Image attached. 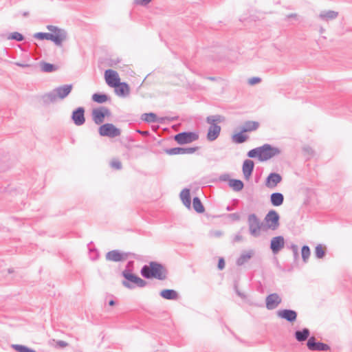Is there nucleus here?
Wrapping results in <instances>:
<instances>
[{
    "mask_svg": "<svg viewBox=\"0 0 352 352\" xmlns=\"http://www.w3.org/2000/svg\"><path fill=\"white\" fill-rule=\"evenodd\" d=\"M132 264L133 261H129L126 265V270H124L122 273V276L126 279V280L122 281V285L128 289L134 288V285H131V283H134L139 287H145L147 283L144 280L130 272L129 268Z\"/></svg>",
    "mask_w": 352,
    "mask_h": 352,
    "instance_id": "2",
    "label": "nucleus"
},
{
    "mask_svg": "<svg viewBox=\"0 0 352 352\" xmlns=\"http://www.w3.org/2000/svg\"><path fill=\"white\" fill-rule=\"evenodd\" d=\"M109 305L112 306L115 304V302H114V300H111L109 301Z\"/></svg>",
    "mask_w": 352,
    "mask_h": 352,
    "instance_id": "53",
    "label": "nucleus"
},
{
    "mask_svg": "<svg viewBox=\"0 0 352 352\" xmlns=\"http://www.w3.org/2000/svg\"><path fill=\"white\" fill-rule=\"evenodd\" d=\"M167 274L166 269L162 264L155 261L150 262L141 269V274L146 278H154L163 280L166 278Z\"/></svg>",
    "mask_w": 352,
    "mask_h": 352,
    "instance_id": "1",
    "label": "nucleus"
},
{
    "mask_svg": "<svg viewBox=\"0 0 352 352\" xmlns=\"http://www.w3.org/2000/svg\"><path fill=\"white\" fill-rule=\"evenodd\" d=\"M254 255V251L253 250L243 252L236 261V265L239 266L244 265L248 263Z\"/></svg>",
    "mask_w": 352,
    "mask_h": 352,
    "instance_id": "20",
    "label": "nucleus"
},
{
    "mask_svg": "<svg viewBox=\"0 0 352 352\" xmlns=\"http://www.w3.org/2000/svg\"><path fill=\"white\" fill-rule=\"evenodd\" d=\"M34 37L36 38H38V39H40V40H50V32L49 31V32H46V33H43V32H39V33H36L35 35H34Z\"/></svg>",
    "mask_w": 352,
    "mask_h": 352,
    "instance_id": "38",
    "label": "nucleus"
},
{
    "mask_svg": "<svg viewBox=\"0 0 352 352\" xmlns=\"http://www.w3.org/2000/svg\"><path fill=\"white\" fill-rule=\"evenodd\" d=\"M248 156L251 158L258 157L259 159V147L250 150L248 153Z\"/></svg>",
    "mask_w": 352,
    "mask_h": 352,
    "instance_id": "40",
    "label": "nucleus"
},
{
    "mask_svg": "<svg viewBox=\"0 0 352 352\" xmlns=\"http://www.w3.org/2000/svg\"><path fill=\"white\" fill-rule=\"evenodd\" d=\"M225 267V262H224V260L223 258H221L219 260V263H218V268L219 270H223Z\"/></svg>",
    "mask_w": 352,
    "mask_h": 352,
    "instance_id": "44",
    "label": "nucleus"
},
{
    "mask_svg": "<svg viewBox=\"0 0 352 352\" xmlns=\"http://www.w3.org/2000/svg\"><path fill=\"white\" fill-rule=\"evenodd\" d=\"M56 344L58 346L61 347V348H64V347H65V346H67L68 345V344L66 342L63 341V340H58L56 342Z\"/></svg>",
    "mask_w": 352,
    "mask_h": 352,
    "instance_id": "46",
    "label": "nucleus"
},
{
    "mask_svg": "<svg viewBox=\"0 0 352 352\" xmlns=\"http://www.w3.org/2000/svg\"><path fill=\"white\" fill-rule=\"evenodd\" d=\"M108 96L104 94H95L92 96V100L98 103H104L108 100Z\"/></svg>",
    "mask_w": 352,
    "mask_h": 352,
    "instance_id": "34",
    "label": "nucleus"
},
{
    "mask_svg": "<svg viewBox=\"0 0 352 352\" xmlns=\"http://www.w3.org/2000/svg\"><path fill=\"white\" fill-rule=\"evenodd\" d=\"M192 206L194 210L199 213L204 212V207L199 197H196L193 198Z\"/></svg>",
    "mask_w": 352,
    "mask_h": 352,
    "instance_id": "33",
    "label": "nucleus"
},
{
    "mask_svg": "<svg viewBox=\"0 0 352 352\" xmlns=\"http://www.w3.org/2000/svg\"><path fill=\"white\" fill-rule=\"evenodd\" d=\"M270 201L273 206H279L283 204L284 197L280 192H274L270 196Z\"/></svg>",
    "mask_w": 352,
    "mask_h": 352,
    "instance_id": "26",
    "label": "nucleus"
},
{
    "mask_svg": "<svg viewBox=\"0 0 352 352\" xmlns=\"http://www.w3.org/2000/svg\"><path fill=\"white\" fill-rule=\"evenodd\" d=\"M111 166L116 169H120L122 168V164L118 160L113 161L111 162Z\"/></svg>",
    "mask_w": 352,
    "mask_h": 352,
    "instance_id": "41",
    "label": "nucleus"
},
{
    "mask_svg": "<svg viewBox=\"0 0 352 352\" xmlns=\"http://www.w3.org/2000/svg\"><path fill=\"white\" fill-rule=\"evenodd\" d=\"M93 112V120L97 124H100L103 122L104 117L109 116V111H92Z\"/></svg>",
    "mask_w": 352,
    "mask_h": 352,
    "instance_id": "29",
    "label": "nucleus"
},
{
    "mask_svg": "<svg viewBox=\"0 0 352 352\" xmlns=\"http://www.w3.org/2000/svg\"><path fill=\"white\" fill-rule=\"evenodd\" d=\"M231 216H232L233 218H234L235 219H239V215H238L237 214H236V213H233V214H231Z\"/></svg>",
    "mask_w": 352,
    "mask_h": 352,
    "instance_id": "52",
    "label": "nucleus"
},
{
    "mask_svg": "<svg viewBox=\"0 0 352 352\" xmlns=\"http://www.w3.org/2000/svg\"><path fill=\"white\" fill-rule=\"evenodd\" d=\"M221 128L218 124H210L207 133V140L212 142L218 138L220 135Z\"/></svg>",
    "mask_w": 352,
    "mask_h": 352,
    "instance_id": "16",
    "label": "nucleus"
},
{
    "mask_svg": "<svg viewBox=\"0 0 352 352\" xmlns=\"http://www.w3.org/2000/svg\"><path fill=\"white\" fill-rule=\"evenodd\" d=\"M47 28L50 32V41L56 45H60L65 40L66 33L63 30L53 25H48Z\"/></svg>",
    "mask_w": 352,
    "mask_h": 352,
    "instance_id": "6",
    "label": "nucleus"
},
{
    "mask_svg": "<svg viewBox=\"0 0 352 352\" xmlns=\"http://www.w3.org/2000/svg\"><path fill=\"white\" fill-rule=\"evenodd\" d=\"M105 258L107 261L118 262L127 258L126 254H123L118 250H111L106 254Z\"/></svg>",
    "mask_w": 352,
    "mask_h": 352,
    "instance_id": "17",
    "label": "nucleus"
},
{
    "mask_svg": "<svg viewBox=\"0 0 352 352\" xmlns=\"http://www.w3.org/2000/svg\"><path fill=\"white\" fill-rule=\"evenodd\" d=\"M238 295L240 296H241L240 292H238Z\"/></svg>",
    "mask_w": 352,
    "mask_h": 352,
    "instance_id": "54",
    "label": "nucleus"
},
{
    "mask_svg": "<svg viewBox=\"0 0 352 352\" xmlns=\"http://www.w3.org/2000/svg\"><path fill=\"white\" fill-rule=\"evenodd\" d=\"M261 81V79L258 77H254L252 78H250L248 80L249 84L254 85L256 83H258Z\"/></svg>",
    "mask_w": 352,
    "mask_h": 352,
    "instance_id": "43",
    "label": "nucleus"
},
{
    "mask_svg": "<svg viewBox=\"0 0 352 352\" xmlns=\"http://www.w3.org/2000/svg\"><path fill=\"white\" fill-rule=\"evenodd\" d=\"M260 126V123L256 121H245L243 122L241 129L242 132L248 133L256 131Z\"/></svg>",
    "mask_w": 352,
    "mask_h": 352,
    "instance_id": "22",
    "label": "nucleus"
},
{
    "mask_svg": "<svg viewBox=\"0 0 352 352\" xmlns=\"http://www.w3.org/2000/svg\"><path fill=\"white\" fill-rule=\"evenodd\" d=\"M98 132L101 136L108 137L110 138L118 137L121 134L120 129L110 123L101 125L99 127Z\"/></svg>",
    "mask_w": 352,
    "mask_h": 352,
    "instance_id": "5",
    "label": "nucleus"
},
{
    "mask_svg": "<svg viewBox=\"0 0 352 352\" xmlns=\"http://www.w3.org/2000/svg\"><path fill=\"white\" fill-rule=\"evenodd\" d=\"M315 255L318 258H322L325 255V250L322 245H318L315 248Z\"/></svg>",
    "mask_w": 352,
    "mask_h": 352,
    "instance_id": "37",
    "label": "nucleus"
},
{
    "mask_svg": "<svg viewBox=\"0 0 352 352\" xmlns=\"http://www.w3.org/2000/svg\"><path fill=\"white\" fill-rule=\"evenodd\" d=\"M291 248L294 252V256H297L298 255V246L296 245L293 244V245H292Z\"/></svg>",
    "mask_w": 352,
    "mask_h": 352,
    "instance_id": "45",
    "label": "nucleus"
},
{
    "mask_svg": "<svg viewBox=\"0 0 352 352\" xmlns=\"http://www.w3.org/2000/svg\"><path fill=\"white\" fill-rule=\"evenodd\" d=\"M142 120L146 122H158L163 123L166 118H159L154 113H144L141 117Z\"/></svg>",
    "mask_w": 352,
    "mask_h": 352,
    "instance_id": "23",
    "label": "nucleus"
},
{
    "mask_svg": "<svg viewBox=\"0 0 352 352\" xmlns=\"http://www.w3.org/2000/svg\"><path fill=\"white\" fill-rule=\"evenodd\" d=\"M41 67L45 72H52L58 69L56 65L45 62L41 63Z\"/></svg>",
    "mask_w": 352,
    "mask_h": 352,
    "instance_id": "35",
    "label": "nucleus"
},
{
    "mask_svg": "<svg viewBox=\"0 0 352 352\" xmlns=\"http://www.w3.org/2000/svg\"><path fill=\"white\" fill-rule=\"evenodd\" d=\"M277 316L293 322L296 320L297 313L292 309H280L276 312Z\"/></svg>",
    "mask_w": 352,
    "mask_h": 352,
    "instance_id": "13",
    "label": "nucleus"
},
{
    "mask_svg": "<svg viewBox=\"0 0 352 352\" xmlns=\"http://www.w3.org/2000/svg\"><path fill=\"white\" fill-rule=\"evenodd\" d=\"M282 302L281 298L276 293L271 294L266 297V307L269 310L276 309Z\"/></svg>",
    "mask_w": 352,
    "mask_h": 352,
    "instance_id": "11",
    "label": "nucleus"
},
{
    "mask_svg": "<svg viewBox=\"0 0 352 352\" xmlns=\"http://www.w3.org/2000/svg\"><path fill=\"white\" fill-rule=\"evenodd\" d=\"M72 85H65L60 86L49 94L50 100H56V98H65L72 91Z\"/></svg>",
    "mask_w": 352,
    "mask_h": 352,
    "instance_id": "9",
    "label": "nucleus"
},
{
    "mask_svg": "<svg viewBox=\"0 0 352 352\" xmlns=\"http://www.w3.org/2000/svg\"><path fill=\"white\" fill-rule=\"evenodd\" d=\"M307 346L311 351H326L330 349V347L328 344L322 342H316L314 337H311L309 338L307 342Z\"/></svg>",
    "mask_w": 352,
    "mask_h": 352,
    "instance_id": "12",
    "label": "nucleus"
},
{
    "mask_svg": "<svg viewBox=\"0 0 352 352\" xmlns=\"http://www.w3.org/2000/svg\"><path fill=\"white\" fill-rule=\"evenodd\" d=\"M8 38L20 41L23 39V36L21 34H20L19 32H13L8 36Z\"/></svg>",
    "mask_w": 352,
    "mask_h": 352,
    "instance_id": "39",
    "label": "nucleus"
},
{
    "mask_svg": "<svg viewBox=\"0 0 352 352\" xmlns=\"http://www.w3.org/2000/svg\"><path fill=\"white\" fill-rule=\"evenodd\" d=\"M279 215L276 211L271 210L265 217V227L272 230H276L279 226Z\"/></svg>",
    "mask_w": 352,
    "mask_h": 352,
    "instance_id": "7",
    "label": "nucleus"
},
{
    "mask_svg": "<svg viewBox=\"0 0 352 352\" xmlns=\"http://www.w3.org/2000/svg\"><path fill=\"white\" fill-rule=\"evenodd\" d=\"M117 95L121 97H126L130 94V87L126 82H120L113 87Z\"/></svg>",
    "mask_w": 352,
    "mask_h": 352,
    "instance_id": "19",
    "label": "nucleus"
},
{
    "mask_svg": "<svg viewBox=\"0 0 352 352\" xmlns=\"http://www.w3.org/2000/svg\"><path fill=\"white\" fill-rule=\"evenodd\" d=\"M221 180L222 181H228L229 182V175H223L220 177Z\"/></svg>",
    "mask_w": 352,
    "mask_h": 352,
    "instance_id": "47",
    "label": "nucleus"
},
{
    "mask_svg": "<svg viewBox=\"0 0 352 352\" xmlns=\"http://www.w3.org/2000/svg\"><path fill=\"white\" fill-rule=\"evenodd\" d=\"M248 223L250 234L254 237L258 236L261 234L263 223L255 214H251L248 216Z\"/></svg>",
    "mask_w": 352,
    "mask_h": 352,
    "instance_id": "4",
    "label": "nucleus"
},
{
    "mask_svg": "<svg viewBox=\"0 0 352 352\" xmlns=\"http://www.w3.org/2000/svg\"><path fill=\"white\" fill-rule=\"evenodd\" d=\"M198 139V134L194 132L179 133L175 136V140L179 144H188Z\"/></svg>",
    "mask_w": 352,
    "mask_h": 352,
    "instance_id": "8",
    "label": "nucleus"
},
{
    "mask_svg": "<svg viewBox=\"0 0 352 352\" xmlns=\"http://www.w3.org/2000/svg\"><path fill=\"white\" fill-rule=\"evenodd\" d=\"M196 147H175L170 148L167 151L169 155H184V154H191L196 151Z\"/></svg>",
    "mask_w": 352,
    "mask_h": 352,
    "instance_id": "18",
    "label": "nucleus"
},
{
    "mask_svg": "<svg viewBox=\"0 0 352 352\" xmlns=\"http://www.w3.org/2000/svg\"><path fill=\"white\" fill-rule=\"evenodd\" d=\"M243 183L239 179H229V186L231 187L234 191H240L243 188Z\"/></svg>",
    "mask_w": 352,
    "mask_h": 352,
    "instance_id": "32",
    "label": "nucleus"
},
{
    "mask_svg": "<svg viewBox=\"0 0 352 352\" xmlns=\"http://www.w3.org/2000/svg\"><path fill=\"white\" fill-rule=\"evenodd\" d=\"M72 118L78 126L83 124L85 122L84 111H73Z\"/></svg>",
    "mask_w": 352,
    "mask_h": 352,
    "instance_id": "25",
    "label": "nucleus"
},
{
    "mask_svg": "<svg viewBox=\"0 0 352 352\" xmlns=\"http://www.w3.org/2000/svg\"><path fill=\"white\" fill-rule=\"evenodd\" d=\"M226 121L224 116L221 115H213L206 118V122L209 124H218Z\"/></svg>",
    "mask_w": 352,
    "mask_h": 352,
    "instance_id": "28",
    "label": "nucleus"
},
{
    "mask_svg": "<svg viewBox=\"0 0 352 352\" xmlns=\"http://www.w3.org/2000/svg\"><path fill=\"white\" fill-rule=\"evenodd\" d=\"M151 0H134V2L137 5L144 6L150 3Z\"/></svg>",
    "mask_w": 352,
    "mask_h": 352,
    "instance_id": "42",
    "label": "nucleus"
},
{
    "mask_svg": "<svg viewBox=\"0 0 352 352\" xmlns=\"http://www.w3.org/2000/svg\"><path fill=\"white\" fill-rule=\"evenodd\" d=\"M310 254H311V252H310L309 248L307 245H304L302 248L301 254H302V260L305 263H306L307 261V260L310 256Z\"/></svg>",
    "mask_w": 352,
    "mask_h": 352,
    "instance_id": "36",
    "label": "nucleus"
},
{
    "mask_svg": "<svg viewBox=\"0 0 352 352\" xmlns=\"http://www.w3.org/2000/svg\"><path fill=\"white\" fill-rule=\"evenodd\" d=\"M241 240H242V236L241 235H236L235 236V241H239Z\"/></svg>",
    "mask_w": 352,
    "mask_h": 352,
    "instance_id": "51",
    "label": "nucleus"
},
{
    "mask_svg": "<svg viewBox=\"0 0 352 352\" xmlns=\"http://www.w3.org/2000/svg\"><path fill=\"white\" fill-rule=\"evenodd\" d=\"M160 296L167 300H176L178 298V294L173 289H164L160 292Z\"/></svg>",
    "mask_w": 352,
    "mask_h": 352,
    "instance_id": "27",
    "label": "nucleus"
},
{
    "mask_svg": "<svg viewBox=\"0 0 352 352\" xmlns=\"http://www.w3.org/2000/svg\"><path fill=\"white\" fill-rule=\"evenodd\" d=\"M282 181L280 174L276 173H270L265 181V186L269 188H274Z\"/></svg>",
    "mask_w": 352,
    "mask_h": 352,
    "instance_id": "14",
    "label": "nucleus"
},
{
    "mask_svg": "<svg viewBox=\"0 0 352 352\" xmlns=\"http://www.w3.org/2000/svg\"><path fill=\"white\" fill-rule=\"evenodd\" d=\"M327 16L328 17L333 18V17H334V16H336V13H335V12H331L328 13V14H327Z\"/></svg>",
    "mask_w": 352,
    "mask_h": 352,
    "instance_id": "50",
    "label": "nucleus"
},
{
    "mask_svg": "<svg viewBox=\"0 0 352 352\" xmlns=\"http://www.w3.org/2000/svg\"><path fill=\"white\" fill-rule=\"evenodd\" d=\"M285 244L284 238L282 236H278L272 238L270 244V248L274 254H277Z\"/></svg>",
    "mask_w": 352,
    "mask_h": 352,
    "instance_id": "15",
    "label": "nucleus"
},
{
    "mask_svg": "<svg viewBox=\"0 0 352 352\" xmlns=\"http://www.w3.org/2000/svg\"><path fill=\"white\" fill-rule=\"evenodd\" d=\"M287 19H296L297 14L295 13L289 14L287 15Z\"/></svg>",
    "mask_w": 352,
    "mask_h": 352,
    "instance_id": "48",
    "label": "nucleus"
},
{
    "mask_svg": "<svg viewBox=\"0 0 352 352\" xmlns=\"http://www.w3.org/2000/svg\"><path fill=\"white\" fill-rule=\"evenodd\" d=\"M106 83L111 87H114L120 82V78L117 72L113 69H107L104 72Z\"/></svg>",
    "mask_w": 352,
    "mask_h": 352,
    "instance_id": "10",
    "label": "nucleus"
},
{
    "mask_svg": "<svg viewBox=\"0 0 352 352\" xmlns=\"http://www.w3.org/2000/svg\"><path fill=\"white\" fill-rule=\"evenodd\" d=\"M180 198L184 204V205L190 208L191 206V200L190 195V190L185 188L180 192Z\"/></svg>",
    "mask_w": 352,
    "mask_h": 352,
    "instance_id": "24",
    "label": "nucleus"
},
{
    "mask_svg": "<svg viewBox=\"0 0 352 352\" xmlns=\"http://www.w3.org/2000/svg\"><path fill=\"white\" fill-rule=\"evenodd\" d=\"M280 153V150L278 148L274 147L269 144H265L262 146H259V160L261 162L269 160Z\"/></svg>",
    "mask_w": 352,
    "mask_h": 352,
    "instance_id": "3",
    "label": "nucleus"
},
{
    "mask_svg": "<svg viewBox=\"0 0 352 352\" xmlns=\"http://www.w3.org/2000/svg\"><path fill=\"white\" fill-rule=\"evenodd\" d=\"M245 132H242V129H241V131L239 133L234 134L232 136V140L233 142L236 144H241L245 142L248 139V136L246 135H244Z\"/></svg>",
    "mask_w": 352,
    "mask_h": 352,
    "instance_id": "31",
    "label": "nucleus"
},
{
    "mask_svg": "<svg viewBox=\"0 0 352 352\" xmlns=\"http://www.w3.org/2000/svg\"><path fill=\"white\" fill-rule=\"evenodd\" d=\"M310 331L308 329L305 328L302 331H296L295 332V338L298 342L305 341L309 336Z\"/></svg>",
    "mask_w": 352,
    "mask_h": 352,
    "instance_id": "30",
    "label": "nucleus"
},
{
    "mask_svg": "<svg viewBox=\"0 0 352 352\" xmlns=\"http://www.w3.org/2000/svg\"><path fill=\"white\" fill-rule=\"evenodd\" d=\"M254 167V162L251 160H245L243 164V173L245 179H248L251 176Z\"/></svg>",
    "mask_w": 352,
    "mask_h": 352,
    "instance_id": "21",
    "label": "nucleus"
},
{
    "mask_svg": "<svg viewBox=\"0 0 352 352\" xmlns=\"http://www.w3.org/2000/svg\"><path fill=\"white\" fill-rule=\"evenodd\" d=\"M137 132L140 133V134H142V135H146L148 134V132L146 131H142L140 130H137Z\"/></svg>",
    "mask_w": 352,
    "mask_h": 352,
    "instance_id": "49",
    "label": "nucleus"
}]
</instances>
